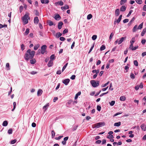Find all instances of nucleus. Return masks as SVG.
I'll use <instances>...</instances> for the list:
<instances>
[{"instance_id":"64","label":"nucleus","mask_w":146,"mask_h":146,"mask_svg":"<svg viewBox=\"0 0 146 146\" xmlns=\"http://www.w3.org/2000/svg\"><path fill=\"white\" fill-rule=\"evenodd\" d=\"M143 10L144 11H146V5H144Z\"/></svg>"},{"instance_id":"22","label":"nucleus","mask_w":146,"mask_h":146,"mask_svg":"<svg viewBox=\"0 0 146 146\" xmlns=\"http://www.w3.org/2000/svg\"><path fill=\"white\" fill-rule=\"evenodd\" d=\"M47 23L50 26H52L54 24L53 22L52 21L50 20H48V21Z\"/></svg>"},{"instance_id":"61","label":"nucleus","mask_w":146,"mask_h":146,"mask_svg":"<svg viewBox=\"0 0 146 146\" xmlns=\"http://www.w3.org/2000/svg\"><path fill=\"white\" fill-rule=\"evenodd\" d=\"M109 82H108L107 83L104 84L102 86V87H104L106 86L109 84Z\"/></svg>"},{"instance_id":"28","label":"nucleus","mask_w":146,"mask_h":146,"mask_svg":"<svg viewBox=\"0 0 146 146\" xmlns=\"http://www.w3.org/2000/svg\"><path fill=\"white\" fill-rule=\"evenodd\" d=\"M92 15L91 14H90L87 15V19L88 20H90L92 18Z\"/></svg>"},{"instance_id":"5","label":"nucleus","mask_w":146,"mask_h":146,"mask_svg":"<svg viewBox=\"0 0 146 146\" xmlns=\"http://www.w3.org/2000/svg\"><path fill=\"white\" fill-rule=\"evenodd\" d=\"M126 38V37H122L121 38L119 39H117L115 42V44H116L117 43H118V44H121L123 41L125 40Z\"/></svg>"},{"instance_id":"41","label":"nucleus","mask_w":146,"mask_h":146,"mask_svg":"<svg viewBox=\"0 0 146 146\" xmlns=\"http://www.w3.org/2000/svg\"><path fill=\"white\" fill-rule=\"evenodd\" d=\"M7 27V25H3L1 24H0V29H1L3 27Z\"/></svg>"},{"instance_id":"47","label":"nucleus","mask_w":146,"mask_h":146,"mask_svg":"<svg viewBox=\"0 0 146 146\" xmlns=\"http://www.w3.org/2000/svg\"><path fill=\"white\" fill-rule=\"evenodd\" d=\"M6 67L7 68V70H10V68H9V63H7L6 64Z\"/></svg>"},{"instance_id":"13","label":"nucleus","mask_w":146,"mask_h":146,"mask_svg":"<svg viewBox=\"0 0 146 146\" xmlns=\"http://www.w3.org/2000/svg\"><path fill=\"white\" fill-rule=\"evenodd\" d=\"M138 46H129V48L131 49L132 50H135L138 48Z\"/></svg>"},{"instance_id":"56","label":"nucleus","mask_w":146,"mask_h":146,"mask_svg":"<svg viewBox=\"0 0 146 146\" xmlns=\"http://www.w3.org/2000/svg\"><path fill=\"white\" fill-rule=\"evenodd\" d=\"M132 12H133L132 10H130L127 16V17H128L129 16L131 15V14Z\"/></svg>"},{"instance_id":"35","label":"nucleus","mask_w":146,"mask_h":146,"mask_svg":"<svg viewBox=\"0 0 146 146\" xmlns=\"http://www.w3.org/2000/svg\"><path fill=\"white\" fill-rule=\"evenodd\" d=\"M49 106V104H47L46 105H45L43 107V109H45V110H46L47 109V108Z\"/></svg>"},{"instance_id":"17","label":"nucleus","mask_w":146,"mask_h":146,"mask_svg":"<svg viewBox=\"0 0 146 146\" xmlns=\"http://www.w3.org/2000/svg\"><path fill=\"white\" fill-rule=\"evenodd\" d=\"M42 90L39 89L37 92V96H41L42 93Z\"/></svg>"},{"instance_id":"63","label":"nucleus","mask_w":146,"mask_h":146,"mask_svg":"<svg viewBox=\"0 0 146 146\" xmlns=\"http://www.w3.org/2000/svg\"><path fill=\"white\" fill-rule=\"evenodd\" d=\"M78 127V125L74 126L73 127V131H75L76 130Z\"/></svg>"},{"instance_id":"62","label":"nucleus","mask_w":146,"mask_h":146,"mask_svg":"<svg viewBox=\"0 0 146 146\" xmlns=\"http://www.w3.org/2000/svg\"><path fill=\"white\" fill-rule=\"evenodd\" d=\"M30 73L31 74L34 75L37 73V72L35 71H33L31 72Z\"/></svg>"},{"instance_id":"45","label":"nucleus","mask_w":146,"mask_h":146,"mask_svg":"<svg viewBox=\"0 0 146 146\" xmlns=\"http://www.w3.org/2000/svg\"><path fill=\"white\" fill-rule=\"evenodd\" d=\"M97 38V36L96 35H94L92 37V39L93 40H95Z\"/></svg>"},{"instance_id":"21","label":"nucleus","mask_w":146,"mask_h":146,"mask_svg":"<svg viewBox=\"0 0 146 146\" xmlns=\"http://www.w3.org/2000/svg\"><path fill=\"white\" fill-rule=\"evenodd\" d=\"M135 38L134 37L130 41L131 44L130 46H133V43L135 42Z\"/></svg>"},{"instance_id":"60","label":"nucleus","mask_w":146,"mask_h":146,"mask_svg":"<svg viewBox=\"0 0 146 146\" xmlns=\"http://www.w3.org/2000/svg\"><path fill=\"white\" fill-rule=\"evenodd\" d=\"M60 39L61 41H64L65 40V38L63 37H60Z\"/></svg>"},{"instance_id":"49","label":"nucleus","mask_w":146,"mask_h":146,"mask_svg":"<svg viewBox=\"0 0 146 146\" xmlns=\"http://www.w3.org/2000/svg\"><path fill=\"white\" fill-rule=\"evenodd\" d=\"M135 19V18L134 17H133L131 19V20L129 21V23H128V24L130 25L132 23V22L134 21Z\"/></svg>"},{"instance_id":"29","label":"nucleus","mask_w":146,"mask_h":146,"mask_svg":"<svg viewBox=\"0 0 146 146\" xmlns=\"http://www.w3.org/2000/svg\"><path fill=\"white\" fill-rule=\"evenodd\" d=\"M135 1L137 3L139 4H141L143 3V1L142 0H135Z\"/></svg>"},{"instance_id":"12","label":"nucleus","mask_w":146,"mask_h":146,"mask_svg":"<svg viewBox=\"0 0 146 146\" xmlns=\"http://www.w3.org/2000/svg\"><path fill=\"white\" fill-rule=\"evenodd\" d=\"M53 61H52L51 60H50L48 62L47 64V65L49 67H50L52 66L53 65Z\"/></svg>"},{"instance_id":"26","label":"nucleus","mask_w":146,"mask_h":146,"mask_svg":"<svg viewBox=\"0 0 146 146\" xmlns=\"http://www.w3.org/2000/svg\"><path fill=\"white\" fill-rule=\"evenodd\" d=\"M13 108L11 110L12 111H13L15 109L16 106V103L15 102H14L13 103Z\"/></svg>"},{"instance_id":"40","label":"nucleus","mask_w":146,"mask_h":146,"mask_svg":"<svg viewBox=\"0 0 146 146\" xmlns=\"http://www.w3.org/2000/svg\"><path fill=\"white\" fill-rule=\"evenodd\" d=\"M52 133V138H53L55 135V133L54 130H52V131L51 132Z\"/></svg>"},{"instance_id":"16","label":"nucleus","mask_w":146,"mask_h":146,"mask_svg":"<svg viewBox=\"0 0 146 146\" xmlns=\"http://www.w3.org/2000/svg\"><path fill=\"white\" fill-rule=\"evenodd\" d=\"M58 4V5H59L60 6H62L64 5V3L62 1H60L59 2H58L55 3V4L56 5Z\"/></svg>"},{"instance_id":"23","label":"nucleus","mask_w":146,"mask_h":146,"mask_svg":"<svg viewBox=\"0 0 146 146\" xmlns=\"http://www.w3.org/2000/svg\"><path fill=\"white\" fill-rule=\"evenodd\" d=\"M35 15L36 16H39V13L37 10H35L34 11Z\"/></svg>"},{"instance_id":"39","label":"nucleus","mask_w":146,"mask_h":146,"mask_svg":"<svg viewBox=\"0 0 146 146\" xmlns=\"http://www.w3.org/2000/svg\"><path fill=\"white\" fill-rule=\"evenodd\" d=\"M13 130L12 129H10L8 131V133L9 134H11L12 133Z\"/></svg>"},{"instance_id":"30","label":"nucleus","mask_w":146,"mask_h":146,"mask_svg":"<svg viewBox=\"0 0 146 146\" xmlns=\"http://www.w3.org/2000/svg\"><path fill=\"white\" fill-rule=\"evenodd\" d=\"M143 23H142L140 24L139 25L138 28H137V29H142L143 27Z\"/></svg>"},{"instance_id":"55","label":"nucleus","mask_w":146,"mask_h":146,"mask_svg":"<svg viewBox=\"0 0 146 146\" xmlns=\"http://www.w3.org/2000/svg\"><path fill=\"white\" fill-rule=\"evenodd\" d=\"M105 48V46H101L100 48V50L101 51H102L104 50Z\"/></svg>"},{"instance_id":"31","label":"nucleus","mask_w":146,"mask_h":146,"mask_svg":"<svg viewBox=\"0 0 146 146\" xmlns=\"http://www.w3.org/2000/svg\"><path fill=\"white\" fill-rule=\"evenodd\" d=\"M68 63H67L63 67L62 69V72H63L64 70L66 68V67L68 65Z\"/></svg>"},{"instance_id":"10","label":"nucleus","mask_w":146,"mask_h":146,"mask_svg":"<svg viewBox=\"0 0 146 146\" xmlns=\"http://www.w3.org/2000/svg\"><path fill=\"white\" fill-rule=\"evenodd\" d=\"M126 7L124 5H122L120 8V11L121 12L125 11L126 9Z\"/></svg>"},{"instance_id":"11","label":"nucleus","mask_w":146,"mask_h":146,"mask_svg":"<svg viewBox=\"0 0 146 146\" xmlns=\"http://www.w3.org/2000/svg\"><path fill=\"white\" fill-rule=\"evenodd\" d=\"M141 129L145 131L146 130V126L144 124H143L141 125Z\"/></svg>"},{"instance_id":"9","label":"nucleus","mask_w":146,"mask_h":146,"mask_svg":"<svg viewBox=\"0 0 146 146\" xmlns=\"http://www.w3.org/2000/svg\"><path fill=\"white\" fill-rule=\"evenodd\" d=\"M63 23L62 22L60 21L58 23V28L59 29H60L62 27Z\"/></svg>"},{"instance_id":"24","label":"nucleus","mask_w":146,"mask_h":146,"mask_svg":"<svg viewBox=\"0 0 146 146\" xmlns=\"http://www.w3.org/2000/svg\"><path fill=\"white\" fill-rule=\"evenodd\" d=\"M8 125V122L7 121H3L2 125L3 126H6Z\"/></svg>"},{"instance_id":"42","label":"nucleus","mask_w":146,"mask_h":146,"mask_svg":"<svg viewBox=\"0 0 146 146\" xmlns=\"http://www.w3.org/2000/svg\"><path fill=\"white\" fill-rule=\"evenodd\" d=\"M133 63L136 66H138V62L137 61V60H135L133 61Z\"/></svg>"},{"instance_id":"32","label":"nucleus","mask_w":146,"mask_h":146,"mask_svg":"<svg viewBox=\"0 0 146 146\" xmlns=\"http://www.w3.org/2000/svg\"><path fill=\"white\" fill-rule=\"evenodd\" d=\"M125 100V98L124 96H122L120 97V100L121 101H124Z\"/></svg>"},{"instance_id":"20","label":"nucleus","mask_w":146,"mask_h":146,"mask_svg":"<svg viewBox=\"0 0 146 146\" xmlns=\"http://www.w3.org/2000/svg\"><path fill=\"white\" fill-rule=\"evenodd\" d=\"M146 28H145L143 29V31H142V32L141 33V35L142 36H143L144 35H145V33H146Z\"/></svg>"},{"instance_id":"37","label":"nucleus","mask_w":146,"mask_h":146,"mask_svg":"<svg viewBox=\"0 0 146 146\" xmlns=\"http://www.w3.org/2000/svg\"><path fill=\"white\" fill-rule=\"evenodd\" d=\"M62 35V34L60 32H58L57 33L56 36L57 38H58L60 36Z\"/></svg>"},{"instance_id":"48","label":"nucleus","mask_w":146,"mask_h":146,"mask_svg":"<svg viewBox=\"0 0 146 146\" xmlns=\"http://www.w3.org/2000/svg\"><path fill=\"white\" fill-rule=\"evenodd\" d=\"M130 77L131 78L134 79L135 78V76L134 74L133 73H131L130 75Z\"/></svg>"},{"instance_id":"4","label":"nucleus","mask_w":146,"mask_h":146,"mask_svg":"<svg viewBox=\"0 0 146 146\" xmlns=\"http://www.w3.org/2000/svg\"><path fill=\"white\" fill-rule=\"evenodd\" d=\"M90 83L93 87H96L99 85L100 82L98 81L96 82L94 80H92L90 81Z\"/></svg>"},{"instance_id":"33","label":"nucleus","mask_w":146,"mask_h":146,"mask_svg":"<svg viewBox=\"0 0 146 146\" xmlns=\"http://www.w3.org/2000/svg\"><path fill=\"white\" fill-rule=\"evenodd\" d=\"M36 60L35 59L30 60V63L31 64H34Z\"/></svg>"},{"instance_id":"6","label":"nucleus","mask_w":146,"mask_h":146,"mask_svg":"<svg viewBox=\"0 0 146 146\" xmlns=\"http://www.w3.org/2000/svg\"><path fill=\"white\" fill-rule=\"evenodd\" d=\"M47 46H41V53L44 54V53L47 54V51L46 50Z\"/></svg>"},{"instance_id":"51","label":"nucleus","mask_w":146,"mask_h":146,"mask_svg":"<svg viewBox=\"0 0 146 146\" xmlns=\"http://www.w3.org/2000/svg\"><path fill=\"white\" fill-rule=\"evenodd\" d=\"M23 7L21 5L19 9H20V13H21L23 9Z\"/></svg>"},{"instance_id":"57","label":"nucleus","mask_w":146,"mask_h":146,"mask_svg":"<svg viewBox=\"0 0 146 146\" xmlns=\"http://www.w3.org/2000/svg\"><path fill=\"white\" fill-rule=\"evenodd\" d=\"M63 137V136H60L57 137H56L55 138V139H56V140H59V139H60L62 137Z\"/></svg>"},{"instance_id":"7","label":"nucleus","mask_w":146,"mask_h":146,"mask_svg":"<svg viewBox=\"0 0 146 146\" xmlns=\"http://www.w3.org/2000/svg\"><path fill=\"white\" fill-rule=\"evenodd\" d=\"M70 81L69 79H66L63 80L62 81V83L66 85H68Z\"/></svg>"},{"instance_id":"59","label":"nucleus","mask_w":146,"mask_h":146,"mask_svg":"<svg viewBox=\"0 0 146 146\" xmlns=\"http://www.w3.org/2000/svg\"><path fill=\"white\" fill-rule=\"evenodd\" d=\"M139 88V85H138L136 86L135 87V89L136 90H138Z\"/></svg>"},{"instance_id":"38","label":"nucleus","mask_w":146,"mask_h":146,"mask_svg":"<svg viewBox=\"0 0 146 146\" xmlns=\"http://www.w3.org/2000/svg\"><path fill=\"white\" fill-rule=\"evenodd\" d=\"M55 57V56L54 54H52L51 55L50 57V60H53L54 59V58Z\"/></svg>"},{"instance_id":"50","label":"nucleus","mask_w":146,"mask_h":146,"mask_svg":"<svg viewBox=\"0 0 146 146\" xmlns=\"http://www.w3.org/2000/svg\"><path fill=\"white\" fill-rule=\"evenodd\" d=\"M107 138L108 139L113 138V136L112 135H109L108 136Z\"/></svg>"},{"instance_id":"36","label":"nucleus","mask_w":146,"mask_h":146,"mask_svg":"<svg viewBox=\"0 0 146 146\" xmlns=\"http://www.w3.org/2000/svg\"><path fill=\"white\" fill-rule=\"evenodd\" d=\"M137 25H135L132 29V31L133 32H135L136 31L137 29Z\"/></svg>"},{"instance_id":"34","label":"nucleus","mask_w":146,"mask_h":146,"mask_svg":"<svg viewBox=\"0 0 146 146\" xmlns=\"http://www.w3.org/2000/svg\"><path fill=\"white\" fill-rule=\"evenodd\" d=\"M29 28H27L26 29L25 32V34L27 35L29 33Z\"/></svg>"},{"instance_id":"43","label":"nucleus","mask_w":146,"mask_h":146,"mask_svg":"<svg viewBox=\"0 0 146 146\" xmlns=\"http://www.w3.org/2000/svg\"><path fill=\"white\" fill-rule=\"evenodd\" d=\"M115 103V101H112L111 102H110V106H113Z\"/></svg>"},{"instance_id":"2","label":"nucleus","mask_w":146,"mask_h":146,"mask_svg":"<svg viewBox=\"0 0 146 146\" xmlns=\"http://www.w3.org/2000/svg\"><path fill=\"white\" fill-rule=\"evenodd\" d=\"M29 15V13H27L22 17L21 20L23 21L24 25L27 24L28 23V20H30Z\"/></svg>"},{"instance_id":"25","label":"nucleus","mask_w":146,"mask_h":146,"mask_svg":"<svg viewBox=\"0 0 146 146\" xmlns=\"http://www.w3.org/2000/svg\"><path fill=\"white\" fill-rule=\"evenodd\" d=\"M114 126L117 127H119L121 125V122H118L115 123L114 124Z\"/></svg>"},{"instance_id":"8","label":"nucleus","mask_w":146,"mask_h":146,"mask_svg":"<svg viewBox=\"0 0 146 146\" xmlns=\"http://www.w3.org/2000/svg\"><path fill=\"white\" fill-rule=\"evenodd\" d=\"M34 23H35V24H37L38 23L39 21L38 17H35L34 19Z\"/></svg>"},{"instance_id":"58","label":"nucleus","mask_w":146,"mask_h":146,"mask_svg":"<svg viewBox=\"0 0 146 146\" xmlns=\"http://www.w3.org/2000/svg\"><path fill=\"white\" fill-rule=\"evenodd\" d=\"M129 21V19H125L123 20V23H127Z\"/></svg>"},{"instance_id":"53","label":"nucleus","mask_w":146,"mask_h":146,"mask_svg":"<svg viewBox=\"0 0 146 146\" xmlns=\"http://www.w3.org/2000/svg\"><path fill=\"white\" fill-rule=\"evenodd\" d=\"M68 32V29H66L64 30L63 31V33L64 34H65L67 33Z\"/></svg>"},{"instance_id":"44","label":"nucleus","mask_w":146,"mask_h":146,"mask_svg":"<svg viewBox=\"0 0 146 146\" xmlns=\"http://www.w3.org/2000/svg\"><path fill=\"white\" fill-rule=\"evenodd\" d=\"M17 141V140L16 139H14L11 141V144H14Z\"/></svg>"},{"instance_id":"19","label":"nucleus","mask_w":146,"mask_h":146,"mask_svg":"<svg viewBox=\"0 0 146 146\" xmlns=\"http://www.w3.org/2000/svg\"><path fill=\"white\" fill-rule=\"evenodd\" d=\"M81 94V92H78L76 95L74 97V99L75 100H76L78 98V96H80Z\"/></svg>"},{"instance_id":"1","label":"nucleus","mask_w":146,"mask_h":146,"mask_svg":"<svg viewBox=\"0 0 146 146\" xmlns=\"http://www.w3.org/2000/svg\"><path fill=\"white\" fill-rule=\"evenodd\" d=\"M35 52L33 50L31 51L30 49L28 50L26 52L24 58L26 60H29V59H33L35 54Z\"/></svg>"},{"instance_id":"52","label":"nucleus","mask_w":146,"mask_h":146,"mask_svg":"<svg viewBox=\"0 0 146 146\" xmlns=\"http://www.w3.org/2000/svg\"><path fill=\"white\" fill-rule=\"evenodd\" d=\"M75 75H73L72 76L70 77V78L72 80H74L75 79Z\"/></svg>"},{"instance_id":"46","label":"nucleus","mask_w":146,"mask_h":146,"mask_svg":"<svg viewBox=\"0 0 146 146\" xmlns=\"http://www.w3.org/2000/svg\"><path fill=\"white\" fill-rule=\"evenodd\" d=\"M97 109L98 111H100L101 109V106L99 105H98L97 107Z\"/></svg>"},{"instance_id":"18","label":"nucleus","mask_w":146,"mask_h":146,"mask_svg":"<svg viewBox=\"0 0 146 146\" xmlns=\"http://www.w3.org/2000/svg\"><path fill=\"white\" fill-rule=\"evenodd\" d=\"M120 12L119 9H117L115 11V15L116 16H118L119 15Z\"/></svg>"},{"instance_id":"15","label":"nucleus","mask_w":146,"mask_h":146,"mask_svg":"<svg viewBox=\"0 0 146 146\" xmlns=\"http://www.w3.org/2000/svg\"><path fill=\"white\" fill-rule=\"evenodd\" d=\"M69 8V7L68 5H66L65 6L62 7H61V9L63 10H64L66 9H68Z\"/></svg>"},{"instance_id":"3","label":"nucleus","mask_w":146,"mask_h":146,"mask_svg":"<svg viewBox=\"0 0 146 146\" xmlns=\"http://www.w3.org/2000/svg\"><path fill=\"white\" fill-rule=\"evenodd\" d=\"M105 125V123L104 122H99L94 124L93 125L94 128H98L101 127L104 125Z\"/></svg>"},{"instance_id":"14","label":"nucleus","mask_w":146,"mask_h":146,"mask_svg":"<svg viewBox=\"0 0 146 146\" xmlns=\"http://www.w3.org/2000/svg\"><path fill=\"white\" fill-rule=\"evenodd\" d=\"M55 19L56 20H59L60 18L61 17L59 14H57L54 17Z\"/></svg>"},{"instance_id":"27","label":"nucleus","mask_w":146,"mask_h":146,"mask_svg":"<svg viewBox=\"0 0 146 146\" xmlns=\"http://www.w3.org/2000/svg\"><path fill=\"white\" fill-rule=\"evenodd\" d=\"M127 0H121L120 1V4L121 5L127 2Z\"/></svg>"},{"instance_id":"54","label":"nucleus","mask_w":146,"mask_h":146,"mask_svg":"<svg viewBox=\"0 0 146 146\" xmlns=\"http://www.w3.org/2000/svg\"><path fill=\"white\" fill-rule=\"evenodd\" d=\"M114 35V34L113 33H112L111 34L110 36V37H109V38L110 39H111L112 38L113 36Z\"/></svg>"}]
</instances>
